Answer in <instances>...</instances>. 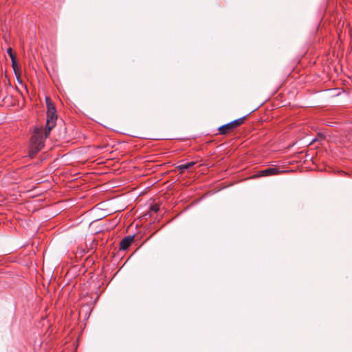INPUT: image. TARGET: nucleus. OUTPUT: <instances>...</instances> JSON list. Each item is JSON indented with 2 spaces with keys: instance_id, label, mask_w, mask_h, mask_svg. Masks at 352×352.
<instances>
[{
  "instance_id": "f257e3e1",
  "label": "nucleus",
  "mask_w": 352,
  "mask_h": 352,
  "mask_svg": "<svg viewBox=\"0 0 352 352\" xmlns=\"http://www.w3.org/2000/svg\"><path fill=\"white\" fill-rule=\"evenodd\" d=\"M44 146L43 130L36 129L30 139L28 156L33 158Z\"/></svg>"
},
{
  "instance_id": "f03ea898",
  "label": "nucleus",
  "mask_w": 352,
  "mask_h": 352,
  "mask_svg": "<svg viewBox=\"0 0 352 352\" xmlns=\"http://www.w3.org/2000/svg\"><path fill=\"white\" fill-rule=\"evenodd\" d=\"M47 104V120L45 128V138H47L50 131L55 126L57 120L56 111L49 97L45 98Z\"/></svg>"
},
{
  "instance_id": "7ed1b4c3",
  "label": "nucleus",
  "mask_w": 352,
  "mask_h": 352,
  "mask_svg": "<svg viewBox=\"0 0 352 352\" xmlns=\"http://www.w3.org/2000/svg\"><path fill=\"white\" fill-rule=\"evenodd\" d=\"M245 118V116H243L242 118L236 119L234 121H232L226 124L220 126L218 129L219 134L225 135L230 133L236 127L241 125L243 123Z\"/></svg>"
},
{
  "instance_id": "20e7f679",
  "label": "nucleus",
  "mask_w": 352,
  "mask_h": 352,
  "mask_svg": "<svg viewBox=\"0 0 352 352\" xmlns=\"http://www.w3.org/2000/svg\"><path fill=\"white\" fill-rule=\"evenodd\" d=\"M285 170H280L277 168H268L265 170H262L258 172L256 177H266L270 175H276L282 173H285Z\"/></svg>"
},
{
  "instance_id": "39448f33",
  "label": "nucleus",
  "mask_w": 352,
  "mask_h": 352,
  "mask_svg": "<svg viewBox=\"0 0 352 352\" xmlns=\"http://www.w3.org/2000/svg\"><path fill=\"white\" fill-rule=\"evenodd\" d=\"M133 235H129L124 237L120 242V249L121 250H126L133 241Z\"/></svg>"
},
{
  "instance_id": "423d86ee",
  "label": "nucleus",
  "mask_w": 352,
  "mask_h": 352,
  "mask_svg": "<svg viewBox=\"0 0 352 352\" xmlns=\"http://www.w3.org/2000/svg\"><path fill=\"white\" fill-rule=\"evenodd\" d=\"M196 164V162H190L186 164H180L176 166V168L180 170L181 173H184L186 169L190 168Z\"/></svg>"
},
{
  "instance_id": "0eeeda50",
  "label": "nucleus",
  "mask_w": 352,
  "mask_h": 352,
  "mask_svg": "<svg viewBox=\"0 0 352 352\" xmlns=\"http://www.w3.org/2000/svg\"><path fill=\"white\" fill-rule=\"evenodd\" d=\"M7 53L8 54V55L10 56L11 60H12V66L14 68V64H15V56L14 54H13L12 52V49L11 47H9L8 50H7Z\"/></svg>"
},
{
  "instance_id": "6e6552de",
  "label": "nucleus",
  "mask_w": 352,
  "mask_h": 352,
  "mask_svg": "<svg viewBox=\"0 0 352 352\" xmlns=\"http://www.w3.org/2000/svg\"><path fill=\"white\" fill-rule=\"evenodd\" d=\"M150 210L155 213L157 212L160 210V205L157 204H152L150 206Z\"/></svg>"
}]
</instances>
